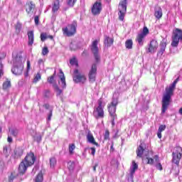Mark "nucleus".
<instances>
[{"instance_id": "1", "label": "nucleus", "mask_w": 182, "mask_h": 182, "mask_svg": "<svg viewBox=\"0 0 182 182\" xmlns=\"http://www.w3.org/2000/svg\"><path fill=\"white\" fill-rule=\"evenodd\" d=\"M100 40H95L92 41L90 49L91 52L93 53L94 58L95 59V63L91 66V68L88 73V80L90 83H95L96 82V75H97V63H100V55H99V47L97 46Z\"/></svg>"}, {"instance_id": "2", "label": "nucleus", "mask_w": 182, "mask_h": 182, "mask_svg": "<svg viewBox=\"0 0 182 182\" xmlns=\"http://www.w3.org/2000/svg\"><path fill=\"white\" fill-rule=\"evenodd\" d=\"M178 82V77L176 78L173 83L171 84L169 87H166L165 88V93L162 97V107H161V113L164 114L166 113V110L168 109V106H170V103L171 102V96L174 95V90H176V86Z\"/></svg>"}, {"instance_id": "3", "label": "nucleus", "mask_w": 182, "mask_h": 182, "mask_svg": "<svg viewBox=\"0 0 182 182\" xmlns=\"http://www.w3.org/2000/svg\"><path fill=\"white\" fill-rule=\"evenodd\" d=\"M77 28V22L73 21L71 24H68V26L63 28L62 31L63 35L70 38V36H75L76 35V29Z\"/></svg>"}, {"instance_id": "4", "label": "nucleus", "mask_w": 182, "mask_h": 182, "mask_svg": "<svg viewBox=\"0 0 182 182\" xmlns=\"http://www.w3.org/2000/svg\"><path fill=\"white\" fill-rule=\"evenodd\" d=\"M180 41H182V30L180 28H175L173 31L171 46L173 48H177Z\"/></svg>"}, {"instance_id": "5", "label": "nucleus", "mask_w": 182, "mask_h": 182, "mask_svg": "<svg viewBox=\"0 0 182 182\" xmlns=\"http://www.w3.org/2000/svg\"><path fill=\"white\" fill-rule=\"evenodd\" d=\"M118 17L119 21H124V16L127 12V0H121L118 6Z\"/></svg>"}, {"instance_id": "6", "label": "nucleus", "mask_w": 182, "mask_h": 182, "mask_svg": "<svg viewBox=\"0 0 182 182\" xmlns=\"http://www.w3.org/2000/svg\"><path fill=\"white\" fill-rule=\"evenodd\" d=\"M117 105H119V98L114 97H112V102L107 105V110L109 112L110 117H117V114H116Z\"/></svg>"}, {"instance_id": "7", "label": "nucleus", "mask_w": 182, "mask_h": 182, "mask_svg": "<svg viewBox=\"0 0 182 182\" xmlns=\"http://www.w3.org/2000/svg\"><path fill=\"white\" fill-rule=\"evenodd\" d=\"M11 72L13 75L16 76H21V75H22V72H23V64H22L21 59L16 58L14 66L11 69Z\"/></svg>"}, {"instance_id": "8", "label": "nucleus", "mask_w": 182, "mask_h": 182, "mask_svg": "<svg viewBox=\"0 0 182 182\" xmlns=\"http://www.w3.org/2000/svg\"><path fill=\"white\" fill-rule=\"evenodd\" d=\"M143 160L146 161V164H151V166L154 164V160H155L156 163H158L156 165V168H157V170H159L160 171L163 170V166L161 165V163H160V159L159 158V155L154 156V159L146 155V158H144Z\"/></svg>"}, {"instance_id": "9", "label": "nucleus", "mask_w": 182, "mask_h": 182, "mask_svg": "<svg viewBox=\"0 0 182 182\" xmlns=\"http://www.w3.org/2000/svg\"><path fill=\"white\" fill-rule=\"evenodd\" d=\"M73 80L75 83H86L87 78L83 73H80L78 69H75L73 72Z\"/></svg>"}, {"instance_id": "10", "label": "nucleus", "mask_w": 182, "mask_h": 182, "mask_svg": "<svg viewBox=\"0 0 182 182\" xmlns=\"http://www.w3.org/2000/svg\"><path fill=\"white\" fill-rule=\"evenodd\" d=\"M175 152L172 153V163L178 166L180 164V161L182 157V147L180 146H177L175 147Z\"/></svg>"}, {"instance_id": "11", "label": "nucleus", "mask_w": 182, "mask_h": 182, "mask_svg": "<svg viewBox=\"0 0 182 182\" xmlns=\"http://www.w3.org/2000/svg\"><path fill=\"white\" fill-rule=\"evenodd\" d=\"M102 9H103V6L102 4V2L95 1L92 4V6L91 7V13L94 16H97V15H100Z\"/></svg>"}, {"instance_id": "12", "label": "nucleus", "mask_w": 182, "mask_h": 182, "mask_svg": "<svg viewBox=\"0 0 182 182\" xmlns=\"http://www.w3.org/2000/svg\"><path fill=\"white\" fill-rule=\"evenodd\" d=\"M36 161V157H35V154H33V152H30L27 154L23 161H24V163L26 164L28 167H31V166H33V164H35Z\"/></svg>"}, {"instance_id": "13", "label": "nucleus", "mask_w": 182, "mask_h": 182, "mask_svg": "<svg viewBox=\"0 0 182 182\" xmlns=\"http://www.w3.org/2000/svg\"><path fill=\"white\" fill-rule=\"evenodd\" d=\"M159 48V42L156 40H152L150 41L147 53H156L157 49Z\"/></svg>"}, {"instance_id": "14", "label": "nucleus", "mask_w": 182, "mask_h": 182, "mask_svg": "<svg viewBox=\"0 0 182 182\" xmlns=\"http://www.w3.org/2000/svg\"><path fill=\"white\" fill-rule=\"evenodd\" d=\"M13 159L18 160V159H21L22 156H23V148L21 146H17L14 150V154L11 155Z\"/></svg>"}, {"instance_id": "15", "label": "nucleus", "mask_w": 182, "mask_h": 182, "mask_svg": "<svg viewBox=\"0 0 182 182\" xmlns=\"http://www.w3.org/2000/svg\"><path fill=\"white\" fill-rule=\"evenodd\" d=\"M36 8V4L33 1H27L26 3V12L29 15L33 14V11Z\"/></svg>"}, {"instance_id": "16", "label": "nucleus", "mask_w": 182, "mask_h": 182, "mask_svg": "<svg viewBox=\"0 0 182 182\" xmlns=\"http://www.w3.org/2000/svg\"><path fill=\"white\" fill-rule=\"evenodd\" d=\"M93 115L95 119H103L105 117V110L103 108H96L93 111Z\"/></svg>"}, {"instance_id": "17", "label": "nucleus", "mask_w": 182, "mask_h": 182, "mask_svg": "<svg viewBox=\"0 0 182 182\" xmlns=\"http://www.w3.org/2000/svg\"><path fill=\"white\" fill-rule=\"evenodd\" d=\"M28 167H29V166H28V164H26L25 161H22L18 166V173L21 176H23V174L26 173Z\"/></svg>"}, {"instance_id": "18", "label": "nucleus", "mask_w": 182, "mask_h": 182, "mask_svg": "<svg viewBox=\"0 0 182 182\" xmlns=\"http://www.w3.org/2000/svg\"><path fill=\"white\" fill-rule=\"evenodd\" d=\"M146 150V143L141 142L139 147L136 149V155L137 157H143V153H144V151Z\"/></svg>"}, {"instance_id": "19", "label": "nucleus", "mask_w": 182, "mask_h": 182, "mask_svg": "<svg viewBox=\"0 0 182 182\" xmlns=\"http://www.w3.org/2000/svg\"><path fill=\"white\" fill-rule=\"evenodd\" d=\"M87 140L91 144H94V146L99 147V143L96 142V140H95V136H93V134H92L90 131H89L87 134Z\"/></svg>"}, {"instance_id": "20", "label": "nucleus", "mask_w": 182, "mask_h": 182, "mask_svg": "<svg viewBox=\"0 0 182 182\" xmlns=\"http://www.w3.org/2000/svg\"><path fill=\"white\" fill-rule=\"evenodd\" d=\"M59 78L62 89H66V77H65V74L62 70H60Z\"/></svg>"}, {"instance_id": "21", "label": "nucleus", "mask_w": 182, "mask_h": 182, "mask_svg": "<svg viewBox=\"0 0 182 182\" xmlns=\"http://www.w3.org/2000/svg\"><path fill=\"white\" fill-rule=\"evenodd\" d=\"M166 48H167V43L162 42L160 43V50L157 53L158 56H163L164 52H166Z\"/></svg>"}, {"instance_id": "22", "label": "nucleus", "mask_w": 182, "mask_h": 182, "mask_svg": "<svg viewBox=\"0 0 182 182\" xmlns=\"http://www.w3.org/2000/svg\"><path fill=\"white\" fill-rule=\"evenodd\" d=\"M154 16L156 18V19H161V18L163 16V10L161 9V7L156 6L155 8Z\"/></svg>"}, {"instance_id": "23", "label": "nucleus", "mask_w": 182, "mask_h": 182, "mask_svg": "<svg viewBox=\"0 0 182 182\" xmlns=\"http://www.w3.org/2000/svg\"><path fill=\"white\" fill-rule=\"evenodd\" d=\"M27 35L28 38V46H32L33 45V41H35L33 31H28Z\"/></svg>"}, {"instance_id": "24", "label": "nucleus", "mask_w": 182, "mask_h": 182, "mask_svg": "<svg viewBox=\"0 0 182 182\" xmlns=\"http://www.w3.org/2000/svg\"><path fill=\"white\" fill-rule=\"evenodd\" d=\"M139 169V165L136 163V161H132V168L130 169V176L133 177L136 171Z\"/></svg>"}, {"instance_id": "25", "label": "nucleus", "mask_w": 182, "mask_h": 182, "mask_svg": "<svg viewBox=\"0 0 182 182\" xmlns=\"http://www.w3.org/2000/svg\"><path fill=\"white\" fill-rule=\"evenodd\" d=\"M114 42V40L113 38H110L109 36H105L104 40V45L105 46H107V48H109L113 45V43Z\"/></svg>"}, {"instance_id": "26", "label": "nucleus", "mask_w": 182, "mask_h": 182, "mask_svg": "<svg viewBox=\"0 0 182 182\" xmlns=\"http://www.w3.org/2000/svg\"><path fill=\"white\" fill-rule=\"evenodd\" d=\"M144 38H146V36L141 33H139L136 36V41L138 42L139 45H140L141 46H143L144 45L143 40L144 39Z\"/></svg>"}, {"instance_id": "27", "label": "nucleus", "mask_w": 182, "mask_h": 182, "mask_svg": "<svg viewBox=\"0 0 182 182\" xmlns=\"http://www.w3.org/2000/svg\"><path fill=\"white\" fill-rule=\"evenodd\" d=\"M53 87L56 93V96H60V95L63 94V90H60V88L59 87V85H58V84H53Z\"/></svg>"}, {"instance_id": "28", "label": "nucleus", "mask_w": 182, "mask_h": 182, "mask_svg": "<svg viewBox=\"0 0 182 182\" xmlns=\"http://www.w3.org/2000/svg\"><path fill=\"white\" fill-rule=\"evenodd\" d=\"M125 47L127 49H133V40L128 39L125 41Z\"/></svg>"}, {"instance_id": "29", "label": "nucleus", "mask_w": 182, "mask_h": 182, "mask_svg": "<svg viewBox=\"0 0 182 182\" xmlns=\"http://www.w3.org/2000/svg\"><path fill=\"white\" fill-rule=\"evenodd\" d=\"M75 149H76V145L75 144H70L68 146V151H69V154H70V156H72V154H75Z\"/></svg>"}, {"instance_id": "30", "label": "nucleus", "mask_w": 182, "mask_h": 182, "mask_svg": "<svg viewBox=\"0 0 182 182\" xmlns=\"http://www.w3.org/2000/svg\"><path fill=\"white\" fill-rule=\"evenodd\" d=\"M11 87V81L6 80L3 83V90H8Z\"/></svg>"}, {"instance_id": "31", "label": "nucleus", "mask_w": 182, "mask_h": 182, "mask_svg": "<svg viewBox=\"0 0 182 182\" xmlns=\"http://www.w3.org/2000/svg\"><path fill=\"white\" fill-rule=\"evenodd\" d=\"M43 174L42 172L38 173L36 177V182H43Z\"/></svg>"}, {"instance_id": "32", "label": "nucleus", "mask_w": 182, "mask_h": 182, "mask_svg": "<svg viewBox=\"0 0 182 182\" xmlns=\"http://www.w3.org/2000/svg\"><path fill=\"white\" fill-rule=\"evenodd\" d=\"M41 79V73H37V75H35L34 79L33 80V83H38L39 80Z\"/></svg>"}, {"instance_id": "33", "label": "nucleus", "mask_w": 182, "mask_h": 182, "mask_svg": "<svg viewBox=\"0 0 182 182\" xmlns=\"http://www.w3.org/2000/svg\"><path fill=\"white\" fill-rule=\"evenodd\" d=\"M56 166V159L55 158H50V167L53 168Z\"/></svg>"}, {"instance_id": "34", "label": "nucleus", "mask_w": 182, "mask_h": 182, "mask_svg": "<svg viewBox=\"0 0 182 182\" xmlns=\"http://www.w3.org/2000/svg\"><path fill=\"white\" fill-rule=\"evenodd\" d=\"M70 63L72 65V66H79V63H77L76 58H73L71 60H70Z\"/></svg>"}, {"instance_id": "35", "label": "nucleus", "mask_w": 182, "mask_h": 182, "mask_svg": "<svg viewBox=\"0 0 182 182\" xmlns=\"http://www.w3.org/2000/svg\"><path fill=\"white\" fill-rule=\"evenodd\" d=\"M3 153L6 155V157H9V154H11V151L8 150V146H5L3 148Z\"/></svg>"}, {"instance_id": "36", "label": "nucleus", "mask_w": 182, "mask_h": 182, "mask_svg": "<svg viewBox=\"0 0 182 182\" xmlns=\"http://www.w3.org/2000/svg\"><path fill=\"white\" fill-rule=\"evenodd\" d=\"M57 11H59V3H54L52 8V12H53V14H55Z\"/></svg>"}, {"instance_id": "37", "label": "nucleus", "mask_w": 182, "mask_h": 182, "mask_svg": "<svg viewBox=\"0 0 182 182\" xmlns=\"http://www.w3.org/2000/svg\"><path fill=\"white\" fill-rule=\"evenodd\" d=\"M150 33V31H149V28L146 26H144L143 28L142 32L141 33V35H144V36H147Z\"/></svg>"}, {"instance_id": "38", "label": "nucleus", "mask_w": 182, "mask_h": 182, "mask_svg": "<svg viewBox=\"0 0 182 182\" xmlns=\"http://www.w3.org/2000/svg\"><path fill=\"white\" fill-rule=\"evenodd\" d=\"M77 2V0H67V4L68 6H71L73 8L75 6V4Z\"/></svg>"}, {"instance_id": "39", "label": "nucleus", "mask_w": 182, "mask_h": 182, "mask_svg": "<svg viewBox=\"0 0 182 182\" xmlns=\"http://www.w3.org/2000/svg\"><path fill=\"white\" fill-rule=\"evenodd\" d=\"M47 82H48V83H50V85L55 83V73L48 77Z\"/></svg>"}, {"instance_id": "40", "label": "nucleus", "mask_w": 182, "mask_h": 182, "mask_svg": "<svg viewBox=\"0 0 182 182\" xmlns=\"http://www.w3.org/2000/svg\"><path fill=\"white\" fill-rule=\"evenodd\" d=\"M52 116H53V108L50 109L49 114L47 117L48 122H50V120H52Z\"/></svg>"}, {"instance_id": "41", "label": "nucleus", "mask_w": 182, "mask_h": 182, "mask_svg": "<svg viewBox=\"0 0 182 182\" xmlns=\"http://www.w3.org/2000/svg\"><path fill=\"white\" fill-rule=\"evenodd\" d=\"M46 39H48V35L46 34V33H41V41L42 42H45L46 41Z\"/></svg>"}, {"instance_id": "42", "label": "nucleus", "mask_w": 182, "mask_h": 182, "mask_svg": "<svg viewBox=\"0 0 182 182\" xmlns=\"http://www.w3.org/2000/svg\"><path fill=\"white\" fill-rule=\"evenodd\" d=\"M19 133V131L18 129H11V135L14 136V137H16Z\"/></svg>"}, {"instance_id": "43", "label": "nucleus", "mask_w": 182, "mask_h": 182, "mask_svg": "<svg viewBox=\"0 0 182 182\" xmlns=\"http://www.w3.org/2000/svg\"><path fill=\"white\" fill-rule=\"evenodd\" d=\"M21 29H22V24H21V23H17L16 24V31L18 33H19V32H21Z\"/></svg>"}, {"instance_id": "44", "label": "nucleus", "mask_w": 182, "mask_h": 182, "mask_svg": "<svg viewBox=\"0 0 182 182\" xmlns=\"http://www.w3.org/2000/svg\"><path fill=\"white\" fill-rule=\"evenodd\" d=\"M48 53H49V49L48 48V47H44L42 49V55H43V56H46V55H48Z\"/></svg>"}, {"instance_id": "45", "label": "nucleus", "mask_w": 182, "mask_h": 182, "mask_svg": "<svg viewBox=\"0 0 182 182\" xmlns=\"http://www.w3.org/2000/svg\"><path fill=\"white\" fill-rule=\"evenodd\" d=\"M109 137H110V132H109V130L107 129L104 134V140H109Z\"/></svg>"}, {"instance_id": "46", "label": "nucleus", "mask_w": 182, "mask_h": 182, "mask_svg": "<svg viewBox=\"0 0 182 182\" xmlns=\"http://www.w3.org/2000/svg\"><path fill=\"white\" fill-rule=\"evenodd\" d=\"M30 69H31V62L28 60L27 61V72L25 73L26 77H28Z\"/></svg>"}, {"instance_id": "47", "label": "nucleus", "mask_w": 182, "mask_h": 182, "mask_svg": "<svg viewBox=\"0 0 182 182\" xmlns=\"http://www.w3.org/2000/svg\"><path fill=\"white\" fill-rule=\"evenodd\" d=\"M2 76H4V64L0 62V77H2Z\"/></svg>"}, {"instance_id": "48", "label": "nucleus", "mask_w": 182, "mask_h": 182, "mask_svg": "<svg viewBox=\"0 0 182 182\" xmlns=\"http://www.w3.org/2000/svg\"><path fill=\"white\" fill-rule=\"evenodd\" d=\"M166 130V125H160L158 129V132H160L162 133V132H164Z\"/></svg>"}, {"instance_id": "49", "label": "nucleus", "mask_w": 182, "mask_h": 182, "mask_svg": "<svg viewBox=\"0 0 182 182\" xmlns=\"http://www.w3.org/2000/svg\"><path fill=\"white\" fill-rule=\"evenodd\" d=\"M97 108H103V101H102V99H100L98 100V107Z\"/></svg>"}, {"instance_id": "50", "label": "nucleus", "mask_w": 182, "mask_h": 182, "mask_svg": "<svg viewBox=\"0 0 182 182\" xmlns=\"http://www.w3.org/2000/svg\"><path fill=\"white\" fill-rule=\"evenodd\" d=\"M34 22L36 25H39V16H36L34 17Z\"/></svg>"}, {"instance_id": "51", "label": "nucleus", "mask_w": 182, "mask_h": 182, "mask_svg": "<svg viewBox=\"0 0 182 182\" xmlns=\"http://www.w3.org/2000/svg\"><path fill=\"white\" fill-rule=\"evenodd\" d=\"M50 94V90H45V92H44V96L46 97H49V95Z\"/></svg>"}, {"instance_id": "52", "label": "nucleus", "mask_w": 182, "mask_h": 182, "mask_svg": "<svg viewBox=\"0 0 182 182\" xmlns=\"http://www.w3.org/2000/svg\"><path fill=\"white\" fill-rule=\"evenodd\" d=\"M91 150V154L92 156H95V153H96V148L95 147H91L90 148Z\"/></svg>"}, {"instance_id": "53", "label": "nucleus", "mask_w": 182, "mask_h": 182, "mask_svg": "<svg viewBox=\"0 0 182 182\" xmlns=\"http://www.w3.org/2000/svg\"><path fill=\"white\" fill-rule=\"evenodd\" d=\"M43 106L46 110H50V105L49 104H44Z\"/></svg>"}, {"instance_id": "54", "label": "nucleus", "mask_w": 182, "mask_h": 182, "mask_svg": "<svg viewBox=\"0 0 182 182\" xmlns=\"http://www.w3.org/2000/svg\"><path fill=\"white\" fill-rule=\"evenodd\" d=\"M114 143L112 142V145L110 146V153H113L114 151Z\"/></svg>"}, {"instance_id": "55", "label": "nucleus", "mask_w": 182, "mask_h": 182, "mask_svg": "<svg viewBox=\"0 0 182 182\" xmlns=\"http://www.w3.org/2000/svg\"><path fill=\"white\" fill-rule=\"evenodd\" d=\"M15 179V177L14 176L13 174H11L9 178V182H12Z\"/></svg>"}, {"instance_id": "56", "label": "nucleus", "mask_w": 182, "mask_h": 182, "mask_svg": "<svg viewBox=\"0 0 182 182\" xmlns=\"http://www.w3.org/2000/svg\"><path fill=\"white\" fill-rule=\"evenodd\" d=\"M7 141H8L9 143H12V141H13L12 137L8 136Z\"/></svg>"}, {"instance_id": "57", "label": "nucleus", "mask_w": 182, "mask_h": 182, "mask_svg": "<svg viewBox=\"0 0 182 182\" xmlns=\"http://www.w3.org/2000/svg\"><path fill=\"white\" fill-rule=\"evenodd\" d=\"M111 118H112V125H114V120H116V119H117V117H114V118L111 117Z\"/></svg>"}, {"instance_id": "58", "label": "nucleus", "mask_w": 182, "mask_h": 182, "mask_svg": "<svg viewBox=\"0 0 182 182\" xmlns=\"http://www.w3.org/2000/svg\"><path fill=\"white\" fill-rule=\"evenodd\" d=\"M157 136L159 139H161V132H160V131H158Z\"/></svg>"}, {"instance_id": "59", "label": "nucleus", "mask_w": 182, "mask_h": 182, "mask_svg": "<svg viewBox=\"0 0 182 182\" xmlns=\"http://www.w3.org/2000/svg\"><path fill=\"white\" fill-rule=\"evenodd\" d=\"M87 55V50H85L82 53V56H86Z\"/></svg>"}, {"instance_id": "60", "label": "nucleus", "mask_w": 182, "mask_h": 182, "mask_svg": "<svg viewBox=\"0 0 182 182\" xmlns=\"http://www.w3.org/2000/svg\"><path fill=\"white\" fill-rule=\"evenodd\" d=\"M42 63H43V59L40 58V59L38 60V65H42Z\"/></svg>"}, {"instance_id": "61", "label": "nucleus", "mask_w": 182, "mask_h": 182, "mask_svg": "<svg viewBox=\"0 0 182 182\" xmlns=\"http://www.w3.org/2000/svg\"><path fill=\"white\" fill-rule=\"evenodd\" d=\"M69 170H73V164H71L70 166H68Z\"/></svg>"}, {"instance_id": "62", "label": "nucleus", "mask_w": 182, "mask_h": 182, "mask_svg": "<svg viewBox=\"0 0 182 182\" xmlns=\"http://www.w3.org/2000/svg\"><path fill=\"white\" fill-rule=\"evenodd\" d=\"M99 165L97 164H96L94 166H93V171H96V167H97Z\"/></svg>"}, {"instance_id": "63", "label": "nucleus", "mask_w": 182, "mask_h": 182, "mask_svg": "<svg viewBox=\"0 0 182 182\" xmlns=\"http://www.w3.org/2000/svg\"><path fill=\"white\" fill-rule=\"evenodd\" d=\"M47 38H49V39L53 40V36H48Z\"/></svg>"}, {"instance_id": "64", "label": "nucleus", "mask_w": 182, "mask_h": 182, "mask_svg": "<svg viewBox=\"0 0 182 182\" xmlns=\"http://www.w3.org/2000/svg\"><path fill=\"white\" fill-rule=\"evenodd\" d=\"M179 114L182 115V107L179 109Z\"/></svg>"}]
</instances>
